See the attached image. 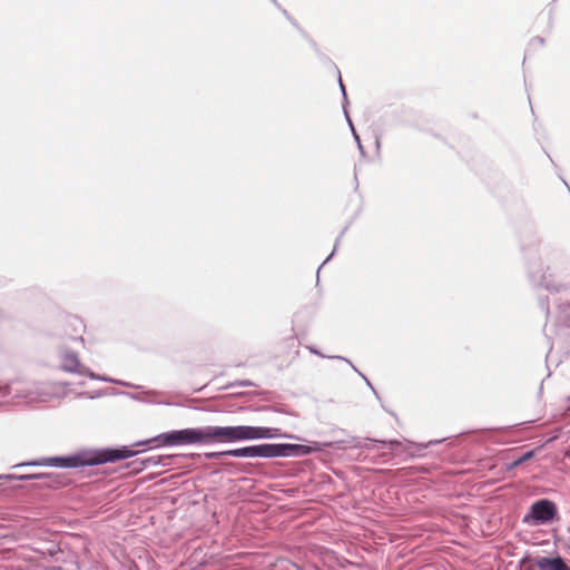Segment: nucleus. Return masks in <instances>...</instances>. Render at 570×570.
Listing matches in <instances>:
<instances>
[{
	"label": "nucleus",
	"instance_id": "22",
	"mask_svg": "<svg viewBox=\"0 0 570 570\" xmlns=\"http://www.w3.org/2000/svg\"><path fill=\"white\" fill-rule=\"evenodd\" d=\"M239 386H253L254 384L250 381H242L238 383Z\"/></svg>",
	"mask_w": 570,
	"mask_h": 570
},
{
	"label": "nucleus",
	"instance_id": "10",
	"mask_svg": "<svg viewBox=\"0 0 570 570\" xmlns=\"http://www.w3.org/2000/svg\"><path fill=\"white\" fill-rule=\"evenodd\" d=\"M209 460H220L225 456L233 458H261L259 444L249 445L239 449L226 450L220 452H209L205 454Z\"/></svg>",
	"mask_w": 570,
	"mask_h": 570
},
{
	"label": "nucleus",
	"instance_id": "27",
	"mask_svg": "<svg viewBox=\"0 0 570 570\" xmlns=\"http://www.w3.org/2000/svg\"><path fill=\"white\" fill-rule=\"evenodd\" d=\"M376 147L377 148L380 147V140L379 139L376 140Z\"/></svg>",
	"mask_w": 570,
	"mask_h": 570
},
{
	"label": "nucleus",
	"instance_id": "8",
	"mask_svg": "<svg viewBox=\"0 0 570 570\" xmlns=\"http://www.w3.org/2000/svg\"><path fill=\"white\" fill-rule=\"evenodd\" d=\"M371 445L368 443L365 444H357L356 448L362 449H372V445L374 444H381V445H390L393 450H395L396 454L404 455V456H415L420 455L421 451L428 448L429 444H436L440 441H431L428 444H416L410 441H399V440H390V441H383V440H370Z\"/></svg>",
	"mask_w": 570,
	"mask_h": 570
},
{
	"label": "nucleus",
	"instance_id": "15",
	"mask_svg": "<svg viewBox=\"0 0 570 570\" xmlns=\"http://www.w3.org/2000/svg\"><path fill=\"white\" fill-rule=\"evenodd\" d=\"M558 322L570 327V303L560 305L558 308Z\"/></svg>",
	"mask_w": 570,
	"mask_h": 570
},
{
	"label": "nucleus",
	"instance_id": "18",
	"mask_svg": "<svg viewBox=\"0 0 570 570\" xmlns=\"http://www.w3.org/2000/svg\"><path fill=\"white\" fill-rule=\"evenodd\" d=\"M533 456V451H528L514 461L513 465H520Z\"/></svg>",
	"mask_w": 570,
	"mask_h": 570
},
{
	"label": "nucleus",
	"instance_id": "16",
	"mask_svg": "<svg viewBox=\"0 0 570 570\" xmlns=\"http://www.w3.org/2000/svg\"><path fill=\"white\" fill-rule=\"evenodd\" d=\"M39 479H40V473H37V474H21V475H17V474H0V481L1 480H21V481L38 480L39 481Z\"/></svg>",
	"mask_w": 570,
	"mask_h": 570
},
{
	"label": "nucleus",
	"instance_id": "14",
	"mask_svg": "<svg viewBox=\"0 0 570 570\" xmlns=\"http://www.w3.org/2000/svg\"><path fill=\"white\" fill-rule=\"evenodd\" d=\"M170 460V456H163V455H151L141 461V464L147 466H156V465H167L168 461Z\"/></svg>",
	"mask_w": 570,
	"mask_h": 570
},
{
	"label": "nucleus",
	"instance_id": "23",
	"mask_svg": "<svg viewBox=\"0 0 570 570\" xmlns=\"http://www.w3.org/2000/svg\"><path fill=\"white\" fill-rule=\"evenodd\" d=\"M333 255H334V252H332V253H331V255H330L328 257H326V259L324 261L323 265H324L325 263H327V262L332 258V256H333Z\"/></svg>",
	"mask_w": 570,
	"mask_h": 570
},
{
	"label": "nucleus",
	"instance_id": "25",
	"mask_svg": "<svg viewBox=\"0 0 570 570\" xmlns=\"http://www.w3.org/2000/svg\"><path fill=\"white\" fill-rule=\"evenodd\" d=\"M75 341H79L80 343H83V338L82 337H77V338H75Z\"/></svg>",
	"mask_w": 570,
	"mask_h": 570
},
{
	"label": "nucleus",
	"instance_id": "13",
	"mask_svg": "<svg viewBox=\"0 0 570 570\" xmlns=\"http://www.w3.org/2000/svg\"><path fill=\"white\" fill-rule=\"evenodd\" d=\"M308 351L315 355H318L321 357H326V355L322 354L320 351H317L314 346H307ZM327 358H335V360H341V361H344L346 363H348L352 368L357 372L366 382V384L373 390V386L371 384V382L363 375L358 372V370L352 364V362L343 356H338V355H335V356H327Z\"/></svg>",
	"mask_w": 570,
	"mask_h": 570
},
{
	"label": "nucleus",
	"instance_id": "12",
	"mask_svg": "<svg viewBox=\"0 0 570 570\" xmlns=\"http://www.w3.org/2000/svg\"><path fill=\"white\" fill-rule=\"evenodd\" d=\"M66 485L65 479L57 473H40L39 483L35 485L36 489H46V488H61Z\"/></svg>",
	"mask_w": 570,
	"mask_h": 570
},
{
	"label": "nucleus",
	"instance_id": "26",
	"mask_svg": "<svg viewBox=\"0 0 570 570\" xmlns=\"http://www.w3.org/2000/svg\"><path fill=\"white\" fill-rule=\"evenodd\" d=\"M538 41H539L540 43H543V39H541V38H538Z\"/></svg>",
	"mask_w": 570,
	"mask_h": 570
},
{
	"label": "nucleus",
	"instance_id": "2",
	"mask_svg": "<svg viewBox=\"0 0 570 570\" xmlns=\"http://www.w3.org/2000/svg\"><path fill=\"white\" fill-rule=\"evenodd\" d=\"M208 443H234L242 441L265 440V439H291L299 438L288 433H282L277 428L234 425V426H206Z\"/></svg>",
	"mask_w": 570,
	"mask_h": 570
},
{
	"label": "nucleus",
	"instance_id": "5",
	"mask_svg": "<svg viewBox=\"0 0 570 570\" xmlns=\"http://www.w3.org/2000/svg\"><path fill=\"white\" fill-rule=\"evenodd\" d=\"M261 458H286V456H306L315 452L322 451V446L317 442L308 445L304 444H259Z\"/></svg>",
	"mask_w": 570,
	"mask_h": 570
},
{
	"label": "nucleus",
	"instance_id": "17",
	"mask_svg": "<svg viewBox=\"0 0 570 570\" xmlns=\"http://www.w3.org/2000/svg\"><path fill=\"white\" fill-rule=\"evenodd\" d=\"M158 393L155 392V391H149V392H146L145 393V396H132L135 400H142V401H148V402H156L154 400V396H156Z\"/></svg>",
	"mask_w": 570,
	"mask_h": 570
},
{
	"label": "nucleus",
	"instance_id": "24",
	"mask_svg": "<svg viewBox=\"0 0 570 570\" xmlns=\"http://www.w3.org/2000/svg\"><path fill=\"white\" fill-rule=\"evenodd\" d=\"M357 146H358V149H360L361 154L363 155L364 154V148H363L362 144H360Z\"/></svg>",
	"mask_w": 570,
	"mask_h": 570
},
{
	"label": "nucleus",
	"instance_id": "3",
	"mask_svg": "<svg viewBox=\"0 0 570 570\" xmlns=\"http://www.w3.org/2000/svg\"><path fill=\"white\" fill-rule=\"evenodd\" d=\"M68 383L62 382H32L17 385L0 386V399L11 396V400L24 403L48 402L60 399L68 393Z\"/></svg>",
	"mask_w": 570,
	"mask_h": 570
},
{
	"label": "nucleus",
	"instance_id": "6",
	"mask_svg": "<svg viewBox=\"0 0 570 570\" xmlns=\"http://www.w3.org/2000/svg\"><path fill=\"white\" fill-rule=\"evenodd\" d=\"M558 517L556 503L549 499L534 501L529 511L523 515L522 523L530 527H539L551 523Z\"/></svg>",
	"mask_w": 570,
	"mask_h": 570
},
{
	"label": "nucleus",
	"instance_id": "1",
	"mask_svg": "<svg viewBox=\"0 0 570 570\" xmlns=\"http://www.w3.org/2000/svg\"><path fill=\"white\" fill-rule=\"evenodd\" d=\"M136 454L135 451L122 446L120 449H104V450H83L68 456H49L40 460L23 462L13 465L20 466H56L65 469H73L80 466L99 465L107 462H115L131 458Z\"/></svg>",
	"mask_w": 570,
	"mask_h": 570
},
{
	"label": "nucleus",
	"instance_id": "21",
	"mask_svg": "<svg viewBox=\"0 0 570 570\" xmlns=\"http://www.w3.org/2000/svg\"><path fill=\"white\" fill-rule=\"evenodd\" d=\"M340 87H341V91L343 94V97H344V105H343V108L346 109V104H347V97H346V91H345V87L342 82V79L340 78Z\"/></svg>",
	"mask_w": 570,
	"mask_h": 570
},
{
	"label": "nucleus",
	"instance_id": "9",
	"mask_svg": "<svg viewBox=\"0 0 570 570\" xmlns=\"http://www.w3.org/2000/svg\"><path fill=\"white\" fill-rule=\"evenodd\" d=\"M530 278L533 285L544 288L549 292H561L567 285L557 279L554 273L549 266H541L537 271L530 272Z\"/></svg>",
	"mask_w": 570,
	"mask_h": 570
},
{
	"label": "nucleus",
	"instance_id": "4",
	"mask_svg": "<svg viewBox=\"0 0 570 570\" xmlns=\"http://www.w3.org/2000/svg\"><path fill=\"white\" fill-rule=\"evenodd\" d=\"M151 442L169 446L183 444H207L206 426L165 432L148 441L140 442L139 444H149Z\"/></svg>",
	"mask_w": 570,
	"mask_h": 570
},
{
	"label": "nucleus",
	"instance_id": "20",
	"mask_svg": "<svg viewBox=\"0 0 570 570\" xmlns=\"http://www.w3.org/2000/svg\"><path fill=\"white\" fill-rule=\"evenodd\" d=\"M101 392H96L95 394H88V393H78L77 397L88 396L89 399H95L101 396Z\"/></svg>",
	"mask_w": 570,
	"mask_h": 570
},
{
	"label": "nucleus",
	"instance_id": "7",
	"mask_svg": "<svg viewBox=\"0 0 570 570\" xmlns=\"http://www.w3.org/2000/svg\"><path fill=\"white\" fill-rule=\"evenodd\" d=\"M60 358V368L67 373L78 374L80 376H88L91 380L102 381V382H112L116 384L128 385L121 381H116L106 376L98 375L90 371L86 365H83L79 358L77 353L68 350L61 348L59 352Z\"/></svg>",
	"mask_w": 570,
	"mask_h": 570
},
{
	"label": "nucleus",
	"instance_id": "19",
	"mask_svg": "<svg viewBox=\"0 0 570 570\" xmlns=\"http://www.w3.org/2000/svg\"><path fill=\"white\" fill-rule=\"evenodd\" d=\"M344 114H345L346 120H347V122H348V125H350V127H351V129L353 131V136L355 138V141L357 142V145H360L361 144L360 137H358V135L356 134V131L354 129V126L352 124V120H351L346 109H344Z\"/></svg>",
	"mask_w": 570,
	"mask_h": 570
},
{
	"label": "nucleus",
	"instance_id": "28",
	"mask_svg": "<svg viewBox=\"0 0 570 570\" xmlns=\"http://www.w3.org/2000/svg\"><path fill=\"white\" fill-rule=\"evenodd\" d=\"M563 183H564V186L569 187V186H568V183H566L564 180H563ZM568 189L570 190V188H568Z\"/></svg>",
	"mask_w": 570,
	"mask_h": 570
},
{
	"label": "nucleus",
	"instance_id": "11",
	"mask_svg": "<svg viewBox=\"0 0 570 570\" xmlns=\"http://www.w3.org/2000/svg\"><path fill=\"white\" fill-rule=\"evenodd\" d=\"M538 570H570V567L561 557H538L534 559Z\"/></svg>",
	"mask_w": 570,
	"mask_h": 570
}]
</instances>
